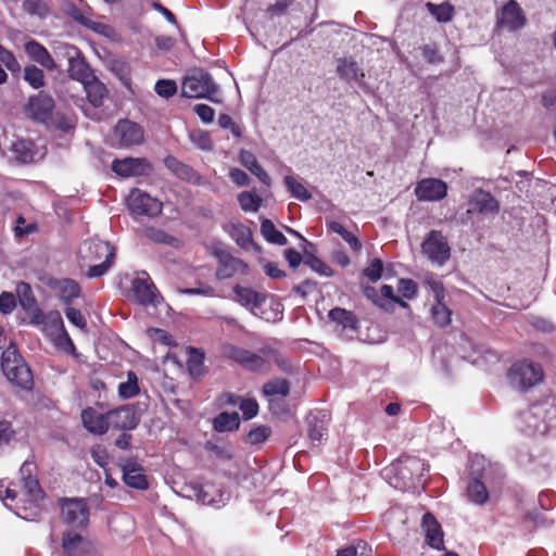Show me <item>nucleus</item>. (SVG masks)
<instances>
[{"instance_id": "1", "label": "nucleus", "mask_w": 556, "mask_h": 556, "mask_svg": "<svg viewBox=\"0 0 556 556\" xmlns=\"http://www.w3.org/2000/svg\"><path fill=\"white\" fill-rule=\"evenodd\" d=\"M222 354L243 369L254 372L269 371L271 363H276L282 369L287 366L286 359L270 345H263L258 353H255L242 346L227 343L223 345Z\"/></svg>"}, {"instance_id": "2", "label": "nucleus", "mask_w": 556, "mask_h": 556, "mask_svg": "<svg viewBox=\"0 0 556 556\" xmlns=\"http://www.w3.org/2000/svg\"><path fill=\"white\" fill-rule=\"evenodd\" d=\"M36 465L31 462H24L20 468L21 488L16 490L15 484L4 485L0 483V498L2 501H16V508L22 504L24 510L37 508L43 498L38 479L34 476Z\"/></svg>"}, {"instance_id": "3", "label": "nucleus", "mask_w": 556, "mask_h": 556, "mask_svg": "<svg viewBox=\"0 0 556 556\" xmlns=\"http://www.w3.org/2000/svg\"><path fill=\"white\" fill-rule=\"evenodd\" d=\"M83 258L91 264L88 269L89 278L103 276L112 266L116 251L113 245L102 240H90L85 242L81 249Z\"/></svg>"}, {"instance_id": "4", "label": "nucleus", "mask_w": 556, "mask_h": 556, "mask_svg": "<svg viewBox=\"0 0 556 556\" xmlns=\"http://www.w3.org/2000/svg\"><path fill=\"white\" fill-rule=\"evenodd\" d=\"M181 93L190 99H207L215 103H220L218 98L219 87L214 83L211 74L200 70L188 75L181 85Z\"/></svg>"}, {"instance_id": "5", "label": "nucleus", "mask_w": 556, "mask_h": 556, "mask_svg": "<svg viewBox=\"0 0 556 556\" xmlns=\"http://www.w3.org/2000/svg\"><path fill=\"white\" fill-rule=\"evenodd\" d=\"M1 368L11 383L26 390L31 388V371L14 346H9L2 353Z\"/></svg>"}, {"instance_id": "6", "label": "nucleus", "mask_w": 556, "mask_h": 556, "mask_svg": "<svg viewBox=\"0 0 556 556\" xmlns=\"http://www.w3.org/2000/svg\"><path fill=\"white\" fill-rule=\"evenodd\" d=\"M544 372L540 364L519 361L507 372L509 384L519 391H528L543 381Z\"/></svg>"}, {"instance_id": "7", "label": "nucleus", "mask_w": 556, "mask_h": 556, "mask_svg": "<svg viewBox=\"0 0 556 556\" xmlns=\"http://www.w3.org/2000/svg\"><path fill=\"white\" fill-rule=\"evenodd\" d=\"M36 324L42 325V330L60 348L66 351H74L75 345L65 330L62 316L59 312L52 311L48 314L39 313L34 316Z\"/></svg>"}, {"instance_id": "8", "label": "nucleus", "mask_w": 556, "mask_h": 556, "mask_svg": "<svg viewBox=\"0 0 556 556\" xmlns=\"http://www.w3.org/2000/svg\"><path fill=\"white\" fill-rule=\"evenodd\" d=\"M126 203L130 213L138 216L156 217L163 210V203L160 200L140 189H132Z\"/></svg>"}, {"instance_id": "9", "label": "nucleus", "mask_w": 556, "mask_h": 556, "mask_svg": "<svg viewBox=\"0 0 556 556\" xmlns=\"http://www.w3.org/2000/svg\"><path fill=\"white\" fill-rule=\"evenodd\" d=\"M62 520L73 528H86L89 522V507L83 498L61 501Z\"/></svg>"}, {"instance_id": "10", "label": "nucleus", "mask_w": 556, "mask_h": 556, "mask_svg": "<svg viewBox=\"0 0 556 556\" xmlns=\"http://www.w3.org/2000/svg\"><path fill=\"white\" fill-rule=\"evenodd\" d=\"M422 253L429 261L443 265L451 256V248L446 238L438 230H431L421 244Z\"/></svg>"}, {"instance_id": "11", "label": "nucleus", "mask_w": 556, "mask_h": 556, "mask_svg": "<svg viewBox=\"0 0 556 556\" xmlns=\"http://www.w3.org/2000/svg\"><path fill=\"white\" fill-rule=\"evenodd\" d=\"M131 292L135 301L143 306L157 305L162 299L147 271L138 273L131 281Z\"/></svg>"}, {"instance_id": "12", "label": "nucleus", "mask_w": 556, "mask_h": 556, "mask_svg": "<svg viewBox=\"0 0 556 556\" xmlns=\"http://www.w3.org/2000/svg\"><path fill=\"white\" fill-rule=\"evenodd\" d=\"M214 256L218 261L216 269V278L218 280L229 279L233 276H247L249 274V266L242 260L235 257L224 250H215Z\"/></svg>"}, {"instance_id": "13", "label": "nucleus", "mask_w": 556, "mask_h": 556, "mask_svg": "<svg viewBox=\"0 0 556 556\" xmlns=\"http://www.w3.org/2000/svg\"><path fill=\"white\" fill-rule=\"evenodd\" d=\"M63 49L68 62L67 72L73 79L84 84L93 77L90 73L88 64L76 47L64 45Z\"/></svg>"}, {"instance_id": "14", "label": "nucleus", "mask_w": 556, "mask_h": 556, "mask_svg": "<svg viewBox=\"0 0 556 556\" xmlns=\"http://www.w3.org/2000/svg\"><path fill=\"white\" fill-rule=\"evenodd\" d=\"M54 109V100L46 93H38L30 97L26 106L28 115L36 121L49 124L52 119Z\"/></svg>"}, {"instance_id": "15", "label": "nucleus", "mask_w": 556, "mask_h": 556, "mask_svg": "<svg viewBox=\"0 0 556 556\" xmlns=\"http://www.w3.org/2000/svg\"><path fill=\"white\" fill-rule=\"evenodd\" d=\"M498 211V201L483 190L475 191L468 201L467 214L496 215Z\"/></svg>"}, {"instance_id": "16", "label": "nucleus", "mask_w": 556, "mask_h": 556, "mask_svg": "<svg viewBox=\"0 0 556 556\" xmlns=\"http://www.w3.org/2000/svg\"><path fill=\"white\" fill-rule=\"evenodd\" d=\"M112 170L122 177H134L148 175L151 166L146 159L126 157L113 161Z\"/></svg>"}, {"instance_id": "17", "label": "nucleus", "mask_w": 556, "mask_h": 556, "mask_svg": "<svg viewBox=\"0 0 556 556\" xmlns=\"http://www.w3.org/2000/svg\"><path fill=\"white\" fill-rule=\"evenodd\" d=\"M108 420L109 428L112 427L117 430H131L139 424V417L129 405L109 410Z\"/></svg>"}, {"instance_id": "18", "label": "nucleus", "mask_w": 556, "mask_h": 556, "mask_svg": "<svg viewBox=\"0 0 556 556\" xmlns=\"http://www.w3.org/2000/svg\"><path fill=\"white\" fill-rule=\"evenodd\" d=\"M114 136L121 147H131L142 142L143 130L137 123L125 119L117 123L114 128Z\"/></svg>"}, {"instance_id": "19", "label": "nucleus", "mask_w": 556, "mask_h": 556, "mask_svg": "<svg viewBox=\"0 0 556 556\" xmlns=\"http://www.w3.org/2000/svg\"><path fill=\"white\" fill-rule=\"evenodd\" d=\"M446 184L437 178H425L415 188V194L420 201H439L446 195Z\"/></svg>"}, {"instance_id": "20", "label": "nucleus", "mask_w": 556, "mask_h": 556, "mask_svg": "<svg viewBox=\"0 0 556 556\" xmlns=\"http://www.w3.org/2000/svg\"><path fill=\"white\" fill-rule=\"evenodd\" d=\"M329 414L325 410H319L311 414L307 418V435L313 445H318L328 435Z\"/></svg>"}, {"instance_id": "21", "label": "nucleus", "mask_w": 556, "mask_h": 556, "mask_svg": "<svg viewBox=\"0 0 556 556\" xmlns=\"http://www.w3.org/2000/svg\"><path fill=\"white\" fill-rule=\"evenodd\" d=\"M421 527L426 534V542L434 549H444V533L441 525L431 513H426L422 516Z\"/></svg>"}, {"instance_id": "22", "label": "nucleus", "mask_w": 556, "mask_h": 556, "mask_svg": "<svg viewBox=\"0 0 556 556\" xmlns=\"http://www.w3.org/2000/svg\"><path fill=\"white\" fill-rule=\"evenodd\" d=\"M81 421L84 427L93 434L101 435L109 430L108 413L101 414L92 407L81 412Z\"/></svg>"}, {"instance_id": "23", "label": "nucleus", "mask_w": 556, "mask_h": 556, "mask_svg": "<svg viewBox=\"0 0 556 556\" xmlns=\"http://www.w3.org/2000/svg\"><path fill=\"white\" fill-rule=\"evenodd\" d=\"M525 16L519 4L515 0H509L502 9L500 24L508 30H516L525 25Z\"/></svg>"}, {"instance_id": "24", "label": "nucleus", "mask_w": 556, "mask_h": 556, "mask_svg": "<svg viewBox=\"0 0 556 556\" xmlns=\"http://www.w3.org/2000/svg\"><path fill=\"white\" fill-rule=\"evenodd\" d=\"M62 547L67 556H84L91 545L80 534L66 531L62 538Z\"/></svg>"}, {"instance_id": "25", "label": "nucleus", "mask_w": 556, "mask_h": 556, "mask_svg": "<svg viewBox=\"0 0 556 556\" xmlns=\"http://www.w3.org/2000/svg\"><path fill=\"white\" fill-rule=\"evenodd\" d=\"M25 51L28 56L47 70H55L56 64L49 51L38 41L29 40L25 43Z\"/></svg>"}, {"instance_id": "26", "label": "nucleus", "mask_w": 556, "mask_h": 556, "mask_svg": "<svg viewBox=\"0 0 556 556\" xmlns=\"http://www.w3.org/2000/svg\"><path fill=\"white\" fill-rule=\"evenodd\" d=\"M337 72L342 79L362 84L365 77L363 68L352 59H340Z\"/></svg>"}, {"instance_id": "27", "label": "nucleus", "mask_w": 556, "mask_h": 556, "mask_svg": "<svg viewBox=\"0 0 556 556\" xmlns=\"http://www.w3.org/2000/svg\"><path fill=\"white\" fill-rule=\"evenodd\" d=\"M88 101L94 106H101L108 97V89L103 83L96 77H91L83 84Z\"/></svg>"}, {"instance_id": "28", "label": "nucleus", "mask_w": 556, "mask_h": 556, "mask_svg": "<svg viewBox=\"0 0 556 556\" xmlns=\"http://www.w3.org/2000/svg\"><path fill=\"white\" fill-rule=\"evenodd\" d=\"M124 482L131 488L144 490L148 488V481L142 469L137 467L135 463L129 462L123 467Z\"/></svg>"}, {"instance_id": "29", "label": "nucleus", "mask_w": 556, "mask_h": 556, "mask_svg": "<svg viewBox=\"0 0 556 556\" xmlns=\"http://www.w3.org/2000/svg\"><path fill=\"white\" fill-rule=\"evenodd\" d=\"M239 161L240 163L250 170L253 175H255L260 181H262L264 185L269 186L270 185V177L266 173V170L258 164L255 155L247 150H241L239 154Z\"/></svg>"}, {"instance_id": "30", "label": "nucleus", "mask_w": 556, "mask_h": 556, "mask_svg": "<svg viewBox=\"0 0 556 556\" xmlns=\"http://www.w3.org/2000/svg\"><path fill=\"white\" fill-rule=\"evenodd\" d=\"M262 393L267 401L277 397L285 400L290 393V383L288 380L282 378L267 381L262 388Z\"/></svg>"}, {"instance_id": "31", "label": "nucleus", "mask_w": 556, "mask_h": 556, "mask_svg": "<svg viewBox=\"0 0 556 556\" xmlns=\"http://www.w3.org/2000/svg\"><path fill=\"white\" fill-rule=\"evenodd\" d=\"M233 292L236 301L251 309L260 307L264 300L262 294L251 288L236 286Z\"/></svg>"}, {"instance_id": "32", "label": "nucleus", "mask_w": 556, "mask_h": 556, "mask_svg": "<svg viewBox=\"0 0 556 556\" xmlns=\"http://www.w3.org/2000/svg\"><path fill=\"white\" fill-rule=\"evenodd\" d=\"M227 231L239 247L248 249L252 245V231L245 225L241 223H231L228 225Z\"/></svg>"}, {"instance_id": "33", "label": "nucleus", "mask_w": 556, "mask_h": 556, "mask_svg": "<svg viewBox=\"0 0 556 556\" xmlns=\"http://www.w3.org/2000/svg\"><path fill=\"white\" fill-rule=\"evenodd\" d=\"M143 233L146 238L154 243L165 244L175 249H179L181 247V241L178 238L165 232L162 229L149 227L144 229Z\"/></svg>"}, {"instance_id": "34", "label": "nucleus", "mask_w": 556, "mask_h": 556, "mask_svg": "<svg viewBox=\"0 0 556 556\" xmlns=\"http://www.w3.org/2000/svg\"><path fill=\"white\" fill-rule=\"evenodd\" d=\"M214 429L218 432L237 430L240 426L238 413L223 412L214 418Z\"/></svg>"}, {"instance_id": "35", "label": "nucleus", "mask_w": 556, "mask_h": 556, "mask_svg": "<svg viewBox=\"0 0 556 556\" xmlns=\"http://www.w3.org/2000/svg\"><path fill=\"white\" fill-rule=\"evenodd\" d=\"M329 318L331 321L342 326L343 329H356L358 319L356 316L351 312L346 311L344 308L336 307L330 309L329 312Z\"/></svg>"}, {"instance_id": "36", "label": "nucleus", "mask_w": 556, "mask_h": 556, "mask_svg": "<svg viewBox=\"0 0 556 556\" xmlns=\"http://www.w3.org/2000/svg\"><path fill=\"white\" fill-rule=\"evenodd\" d=\"M165 165L180 179L187 181H193L197 179V173L193 170V168L189 165L181 163L174 156H167L165 159Z\"/></svg>"}, {"instance_id": "37", "label": "nucleus", "mask_w": 556, "mask_h": 556, "mask_svg": "<svg viewBox=\"0 0 556 556\" xmlns=\"http://www.w3.org/2000/svg\"><path fill=\"white\" fill-rule=\"evenodd\" d=\"M228 403L239 405L245 420L252 419L258 413V404L254 399H243L233 394L228 395Z\"/></svg>"}, {"instance_id": "38", "label": "nucleus", "mask_w": 556, "mask_h": 556, "mask_svg": "<svg viewBox=\"0 0 556 556\" xmlns=\"http://www.w3.org/2000/svg\"><path fill=\"white\" fill-rule=\"evenodd\" d=\"M261 232L263 237L270 243L278 245H286L288 243L285 235L275 227L271 220L267 218H264L261 222Z\"/></svg>"}, {"instance_id": "39", "label": "nucleus", "mask_w": 556, "mask_h": 556, "mask_svg": "<svg viewBox=\"0 0 556 556\" xmlns=\"http://www.w3.org/2000/svg\"><path fill=\"white\" fill-rule=\"evenodd\" d=\"M468 500L477 505H483L489 498L486 486L478 479H472L467 485Z\"/></svg>"}, {"instance_id": "40", "label": "nucleus", "mask_w": 556, "mask_h": 556, "mask_svg": "<svg viewBox=\"0 0 556 556\" xmlns=\"http://www.w3.org/2000/svg\"><path fill=\"white\" fill-rule=\"evenodd\" d=\"M328 229L334 233H338L354 252H358L362 249V243L357 239L355 235L344 228L342 224L339 222H330L328 224Z\"/></svg>"}, {"instance_id": "41", "label": "nucleus", "mask_w": 556, "mask_h": 556, "mask_svg": "<svg viewBox=\"0 0 556 556\" xmlns=\"http://www.w3.org/2000/svg\"><path fill=\"white\" fill-rule=\"evenodd\" d=\"M140 389L138 386V377L134 371L127 372V380L118 384L119 397L127 400L136 396Z\"/></svg>"}, {"instance_id": "42", "label": "nucleus", "mask_w": 556, "mask_h": 556, "mask_svg": "<svg viewBox=\"0 0 556 556\" xmlns=\"http://www.w3.org/2000/svg\"><path fill=\"white\" fill-rule=\"evenodd\" d=\"M285 185L291 195L301 201H307L312 198L305 186L299 181L294 176H286Z\"/></svg>"}, {"instance_id": "43", "label": "nucleus", "mask_w": 556, "mask_h": 556, "mask_svg": "<svg viewBox=\"0 0 556 556\" xmlns=\"http://www.w3.org/2000/svg\"><path fill=\"white\" fill-rule=\"evenodd\" d=\"M428 11L440 23H447L453 18L454 8L450 3L433 4L428 2L426 4Z\"/></svg>"}, {"instance_id": "44", "label": "nucleus", "mask_w": 556, "mask_h": 556, "mask_svg": "<svg viewBox=\"0 0 556 556\" xmlns=\"http://www.w3.org/2000/svg\"><path fill=\"white\" fill-rule=\"evenodd\" d=\"M380 298L381 301L386 303V306H382L384 311H390L393 308L395 304L407 307V303L403 301L400 296L394 294L393 288L389 285H383L380 289Z\"/></svg>"}, {"instance_id": "45", "label": "nucleus", "mask_w": 556, "mask_h": 556, "mask_svg": "<svg viewBox=\"0 0 556 556\" xmlns=\"http://www.w3.org/2000/svg\"><path fill=\"white\" fill-rule=\"evenodd\" d=\"M238 202L244 212H256L262 204V198L254 192L243 191L238 195Z\"/></svg>"}, {"instance_id": "46", "label": "nucleus", "mask_w": 556, "mask_h": 556, "mask_svg": "<svg viewBox=\"0 0 556 556\" xmlns=\"http://www.w3.org/2000/svg\"><path fill=\"white\" fill-rule=\"evenodd\" d=\"M432 318L440 327H445L451 323L452 312L443 301H438L432 305Z\"/></svg>"}, {"instance_id": "47", "label": "nucleus", "mask_w": 556, "mask_h": 556, "mask_svg": "<svg viewBox=\"0 0 556 556\" xmlns=\"http://www.w3.org/2000/svg\"><path fill=\"white\" fill-rule=\"evenodd\" d=\"M59 291L61 298L70 303L73 299L78 298L80 288L78 283L72 279H64L59 283Z\"/></svg>"}, {"instance_id": "48", "label": "nucleus", "mask_w": 556, "mask_h": 556, "mask_svg": "<svg viewBox=\"0 0 556 556\" xmlns=\"http://www.w3.org/2000/svg\"><path fill=\"white\" fill-rule=\"evenodd\" d=\"M30 146L31 143L27 140H16L12 144V151L20 162L28 163L33 161L34 154Z\"/></svg>"}, {"instance_id": "49", "label": "nucleus", "mask_w": 556, "mask_h": 556, "mask_svg": "<svg viewBox=\"0 0 556 556\" xmlns=\"http://www.w3.org/2000/svg\"><path fill=\"white\" fill-rule=\"evenodd\" d=\"M24 79L35 89L45 85L43 72L35 65H28L24 68Z\"/></svg>"}, {"instance_id": "50", "label": "nucleus", "mask_w": 556, "mask_h": 556, "mask_svg": "<svg viewBox=\"0 0 556 556\" xmlns=\"http://www.w3.org/2000/svg\"><path fill=\"white\" fill-rule=\"evenodd\" d=\"M23 9L29 15H35L43 18L49 13V8L43 0H24Z\"/></svg>"}, {"instance_id": "51", "label": "nucleus", "mask_w": 556, "mask_h": 556, "mask_svg": "<svg viewBox=\"0 0 556 556\" xmlns=\"http://www.w3.org/2000/svg\"><path fill=\"white\" fill-rule=\"evenodd\" d=\"M190 140L201 150L210 151L213 149V141L210 135L202 129L193 130L190 134Z\"/></svg>"}, {"instance_id": "52", "label": "nucleus", "mask_w": 556, "mask_h": 556, "mask_svg": "<svg viewBox=\"0 0 556 556\" xmlns=\"http://www.w3.org/2000/svg\"><path fill=\"white\" fill-rule=\"evenodd\" d=\"M38 229L36 223H26V219L20 215L15 219L14 235L16 238H24L36 232Z\"/></svg>"}, {"instance_id": "53", "label": "nucleus", "mask_w": 556, "mask_h": 556, "mask_svg": "<svg viewBox=\"0 0 556 556\" xmlns=\"http://www.w3.org/2000/svg\"><path fill=\"white\" fill-rule=\"evenodd\" d=\"M383 263L379 258H374L369 265L363 270V275L370 281L376 282L382 276Z\"/></svg>"}, {"instance_id": "54", "label": "nucleus", "mask_w": 556, "mask_h": 556, "mask_svg": "<svg viewBox=\"0 0 556 556\" xmlns=\"http://www.w3.org/2000/svg\"><path fill=\"white\" fill-rule=\"evenodd\" d=\"M270 433L271 430L268 426H258L248 433L247 441L250 444H258L266 441Z\"/></svg>"}, {"instance_id": "55", "label": "nucleus", "mask_w": 556, "mask_h": 556, "mask_svg": "<svg viewBox=\"0 0 556 556\" xmlns=\"http://www.w3.org/2000/svg\"><path fill=\"white\" fill-rule=\"evenodd\" d=\"M154 90L159 96L169 98L176 93L177 85L174 80L161 79L155 84Z\"/></svg>"}, {"instance_id": "56", "label": "nucleus", "mask_w": 556, "mask_h": 556, "mask_svg": "<svg viewBox=\"0 0 556 556\" xmlns=\"http://www.w3.org/2000/svg\"><path fill=\"white\" fill-rule=\"evenodd\" d=\"M305 264H307L313 270L317 271L318 274L323 276H331L332 269L324 263L321 260H319L316 256H307L304 261Z\"/></svg>"}, {"instance_id": "57", "label": "nucleus", "mask_w": 556, "mask_h": 556, "mask_svg": "<svg viewBox=\"0 0 556 556\" xmlns=\"http://www.w3.org/2000/svg\"><path fill=\"white\" fill-rule=\"evenodd\" d=\"M397 289L405 299L412 300L417 295V285L412 279H400Z\"/></svg>"}, {"instance_id": "58", "label": "nucleus", "mask_w": 556, "mask_h": 556, "mask_svg": "<svg viewBox=\"0 0 556 556\" xmlns=\"http://www.w3.org/2000/svg\"><path fill=\"white\" fill-rule=\"evenodd\" d=\"M65 316L70 320L71 324L78 327L81 330H86L87 321L85 316L81 314L79 309L74 307H67L65 311Z\"/></svg>"}, {"instance_id": "59", "label": "nucleus", "mask_w": 556, "mask_h": 556, "mask_svg": "<svg viewBox=\"0 0 556 556\" xmlns=\"http://www.w3.org/2000/svg\"><path fill=\"white\" fill-rule=\"evenodd\" d=\"M215 492V489L213 485H205L198 492V498L205 505H212L215 507H219V504L223 502V500H216L212 496V493Z\"/></svg>"}, {"instance_id": "60", "label": "nucleus", "mask_w": 556, "mask_h": 556, "mask_svg": "<svg viewBox=\"0 0 556 556\" xmlns=\"http://www.w3.org/2000/svg\"><path fill=\"white\" fill-rule=\"evenodd\" d=\"M193 111L197 113V115L204 123H212L213 119H214L215 112L207 104H202V103L201 104H197V105H194Z\"/></svg>"}, {"instance_id": "61", "label": "nucleus", "mask_w": 556, "mask_h": 556, "mask_svg": "<svg viewBox=\"0 0 556 556\" xmlns=\"http://www.w3.org/2000/svg\"><path fill=\"white\" fill-rule=\"evenodd\" d=\"M422 55L429 63L439 64L443 62V56L439 53L435 46H425L422 49Z\"/></svg>"}, {"instance_id": "62", "label": "nucleus", "mask_w": 556, "mask_h": 556, "mask_svg": "<svg viewBox=\"0 0 556 556\" xmlns=\"http://www.w3.org/2000/svg\"><path fill=\"white\" fill-rule=\"evenodd\" d=\"M15 298L12 293L2 292L0 294V311L4 314L11 313L15 307Z\"/></svg>"}, {"instance_id": "63", "label": "nucleus", "mask_w": 556, "mask_h": 556, "mask_svg": "<svg viewBox=\"0 0 556 556\" xmlns=\"http://www.w3.org/2000/svg\"><path fill=\"white\" fill-rule=\"evenodd\" d=\"M206 448L218 459L230 460L232 458V452L226 446L207 443Z\"/></svg>"}, {"instance_id": "64", "label": "nucleus", "mask_w": 556, "mask_h": 556, "mask_svg": "<svg viewBox=\"0 0 556 556\" xmlns=\"http://www.w3.org/2000/svg\"><path fill=\"white\" fill-rule=\"evenodd\" d=\"M49 124L56 126L62 130H68L74 127V122L71 117L60 115L59 113L56 115H52V119H50Z\"/></svg>"}]
</instances>
